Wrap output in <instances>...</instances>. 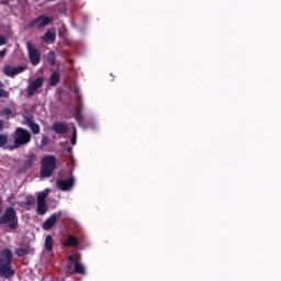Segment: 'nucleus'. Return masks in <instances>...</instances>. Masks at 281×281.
Returning <instances> with one entry per match:
<instances>
[{"label":"nucleus","instance_id":"4468645a","mask_svg":"<svg viewBox=\"0 0 281 281\" xmlns=\"http://www.w3.org/2000/svg\"><path fill=\"white\" fill-rule=\"evenodd\" d=\"M42 41H44V43H48L49 45H52L53 43H56V33H54L52 31H47L42 36Z\"/></svg>","mask_w":281,"mask_h":281},{"label":"nucleus","instance_id":"ddd939ff","mask_svg":"<svg viewBox=\"0 0 281 281\" xmlns=\"http://www.w3.org/2000/svg\"><path fill=\"white\" fill-rule=\"evenodd\" d=\"M34 161H36V156H29L26 161L19 168V172H27V170L34 166Z\"/></svg>","mask_w":281,"mask_h":281},{"label":"nucleus","instance_id":"7ed1b4c3","mask_svg":"<svg viewBox=\"0 0 281 281\" xmlns=\"http://www.w3.org/2000/svg\"><path fill=\"white\" fill-rule=\"evenodd\" d=\"M58 160L56 159V156L54 155H46L41 160V170H40V177L42 179H49L52 175H54V170H56V162Z\"/></svg>","mask_w":281,"mask_h":281},{"label":"nucleus","instance_id":"72a5a7b5","mask_svg":"<svg viewBox=\"0 0 281 281\" xmlns=\"http://www.w3.org/2000/svg\"><path fill=\"white\" fill-rule=\"evenodd\" d=\"M1 204H2V200L0 198V212H3V209L1 207Z\"/></svg>","mask_w":281,"mask_h":281},{"label":"nucleus","instance_id":"f8f14e48","mask_svg":"<svg viewBox=\"0 0 281 281\" xmlns=\"http://www.w3.org/2000/svg\"><path fill=\"white\" fill-rule=\"evenodd\" d=\"M52 128L57 135H65L69 132V125L63 122H55Z\"/></svg>","mask_w":281,"mask_h":281},{"label":"nucleus","instance_id":"a878e982","mask_svg":"<svg viewBox=\"0 0 281 281\" xmlns=\"http://www.w3.org/2000/svg\"><path fill=\"white\" fill-rule=\"evenodd\" d=\"M24 123L26 124V126L31 127L32 124H34V117H32V116H24Z\"/></svg>","mask_w":281,"mask_h":281},{"label":"nucleus","instance_id":"4be33fe9","mask_svg":"<svg viewBox=\"0 0 281 281\" xmlns=\"http://www.w3.org/2000/svg\"><path fill=\"white\" fill-rule=\"evenodd\" d=\"M27 254H30L29 248H18L15 250V256H18L19 258H23V256H27Z\"/></svg>","mask_w":281,"mask_h":281},{"label":"nucleus","instance_id":"6e6552de","mask_svg":"<svg viewBox=\"0 0 281 281\" xmlns=\"http://www.w3.org/2000/svg\"><path fill=\"white\" fill-rule=\"evenodd\" d=\"M45 85V77H38L35 80L31 81L26 88L27 98H32Z\"/></svg>","mask_w":281,"mask_h":281},{"label":"nucleus","instance_id":"473e14b6","mask_svg":"<svg viewBox=\"0 0 281 281\" xmlns=\"http://www.w3.org/2000/svg\"><path fill=\"white\" fill-rule=\"evenodd\" d=\"M0 131H3V122L0 121Z\"/></svg>","mask_w":281,"mask_h":281},{"label":"nucleus","instance_id":"9b49d317","mask_svg":"<svg viewBox=\"0 0 281 281\" xmlns=\"http://www.w3.org/2000/svg\"><path fill=\"white\" fill-rule=\"evenodd\" d=\"M75 183H76V179L74 178V176H71L66 180L56 181V186L59 190H61V192H68V190H71V188H74Z\"/></svg>","mask_w":281,"mask_h":281},{"label":"nucleus","instance_id":"0eeeda50","mask_svg":"<svg viewBox=\"0 0 281 281\" xmlns=\"http://www.w3.org/2000/svg\"><path fill=\"white\" fill-rule=\"evenodd\" d=\"M26 49L29 53V60L33 67H36V65H40L41 63V50L35 48L32 45V42L26 43Z\"/></svg>","mask_w":281,"mask_h":281},{"label":"nucleus","instance_id":"dca6fc26","mask_svg":"<svg viewBox=\"0 0 281 281\" xmlns=\"http://www.w3.org/2000/svg\"><path fill=\"white\" fill-rule=\"evenodd\" d=\"M44 247L46 251H54V237L52 235L45 237Z\"/></svg>","mask_w":281,"mask_h":281},{"label":"nucleus","instance_id":"39448f33","mask_svg":"<svg viewBox=\"0 0 281 281\" xmlns=\"http://www.w3.org/2000/svg\"><path fill=\"white\" fill-rule=\"evenodd\" d=\"M49 195V190H45L43 192H40L37 194V207H36V212L40 216H45L47 214V211L49 210L47 207V196Z\"/></svg>","mask_w":281,"mask_h":281},{"label":"nucleus","instance_id":"f3484780","mask_svg":"<svg viewBox=\"0 0 281 281\" xmlns=\"http://www.w3.org/2000/svg\"><path fill=\"white\" fill-rule=\"evenodd\" d=\"M58 82H60V74L58 71H53L50 74V78H49L50 87H56V85H58Z\"/></svg>","mask_w":281,"mask_h":281},{"label":"nucleus","instance_id":"20e7f679","mask_svg":"<svg viewBox=\"0 0 281 281\" xmlns=\"http://www.w3.org/2000/svg\"><path fill=\"white\" fill-rule=\"evenodd\" d=\"M8 225L9 229H18L19 228V216H16V211L9 206L5 209L2 216H0V226Z\"/></svg>","mask_w":281,"mask_h":281},{"label":"nucleus","instance_id":"cd10ccee","mask_svg":"<svg viewBox=\"0 0 281 281\" xmlns=\"http://www.w3.org/2000/svg\"><path fill=\"white\" fill-rule=\"evenodd\" d=\"M0 98H10V92L0 88Z\"/></svg>","mask_w":281,"mask_h":281},{"label":"nucleus","instance_id":"9d476101","mask_svg":"<svg viewBox=\"0 0 281 281\" xmlns=\"http://www.w3.org/2000/svg\"><path fill=\"white\" fill-rule=\"evenodd\" d=\"M63 216V212L53 213L46 221L43 223V229L45 232H49V229L54 228V225L58 223V218Z\"/></svg>","mask_w":281,"mask_h":281},{"label":"nucleus","instance_id":"b1692460","mask_svg":"<svg viewBox=\"0 0 281 281\" xmlns=\"http://www.w3.org/2000/svg\"><path fill=\"white\" fill-rule=\"evenodd\" d=\"M77 139H78V131L76 130V127H74L72 128V135H71V138H70L71 146H76Z\"/></svg>","mask_w":281,"mask_h":281},{"label":"nucleus","instance_id":"423d86ee","mask_svg":"<svg viewBox=\"0 0 281 281\" xmlns=\"http://www.w3.org/2000/svg\"><path fill=\"white\" fill-rule=\"evenodd\" d=\"M52 23V18L46 14L38 15L27 23L26 27L32 30L36 27L37 30H43V27H47V25Z\"/></svg>","mask_w":281,"mask_h":281},{"label":"nucleus","instance_id":"5701e85b","mask_svg":"<svg viewBox=\"0 0 281 281\" xmlns=\"http://www.w3.org/2000/svg\"><path fill=\"white\" fill-rule=\"evenodd\" d=\"M12 113L13 112L10 110V108H5L0 112V115H2V117H4L5 120H10V116L12 115Z\"/></svg>","mask_w":281,"mask_h":281},{"label":"nucleus","instance_id":"2f4dec72","mask_svg":"<svg viewBox=\"0 0 281 281\" xmlns=\"http://www.w3.org/2000/svg\"><path fill=\"white\" fill-rule=\"evenodd\" d=\"M66 153H68L69 155H71V153H74V148H72V147H67V148H66Z\"/></svg>","mask_w":281,"mask_h":281},{"label":"nucleus","instance_id":"c85d7f7f","mask_svg":"<svg viewBox=\"0 0 281 281\" xmlns=\"http://www.w3.org/2000/svg\"><path fill=\"white\" fill-rule=\"evenodd\" d=\"M47 142H48L47 136H44V137L41 139V145H42V146H47Z\"/></svg>","mask_w":281,"mask_h":281},{"label":"nucleus","instance_id":"1a4fd4ad","mask_svg":"<svg viewBox=\"0 0 281 281\" xmlns=\"http://www.w3.org/2000/svg\"><path fill=\"white\" fill-rule=\"evenodd\" d=\"M26 69H27V66L12 67L10 65H7L3 67V74L9 78H14V76H19V74H23V71H25Z\"/></svg>","mask_w":281,"mask_h":281},{"label":"nucleus","instance_id":"f03ea898","mask_svg":"<svg viewBox=\"0 0 281 281\" xmlns=\"http://www.w3.org/2000/svg\"><path fill=\"white\" fill-rule=\"evenodd\" d=\"M13 145L10 147V150H16L21 146H27L32 142V133L23 127H16L12 134Z\"/></svg>","mask_w":281,"mask_h":281},{"label":"nucleus","instance_id":"2eb2a0df","mask_svg":"<svg viewBox=\"0 0 281 281\" xmlns=\"http://www.w3.org/2000/svg\"><path fill=\"white\" fill-rule=\"evenodd\" d=\"M64 247H78V238L74 235H68L64 241Z\"/></svg>","mask_w":281,"mask_h":281},{"label":"nucleus","instance_id":"f257e3e1","mask_svg":"<svg viewBox=\"0 0 281 281\" xmlns=\"http://www.w3.org/2000/svg\"><path fill=\"white\" fill-rule=\"evenodd\" d=\"M12 250L4 248L0 251V278L10 280L14 278L15 271L12 269Z\"/></svg>","mask_w":281,"mask_h":281},{"label":"nucleus","instance_id":"aec40b11","mask_svg":"<svg viewBox=\"0 0 281 281\" xmlns=\"http://www.w3.org/2000/svg\"><path fill=\"white\" fill-rule=\"evenodd\" d=\"M47 60H48L50 67H55L56 66V53L49 52L47 54Z\"/></svg>","mask_w":281,"mask_h":281},{"label":"nucleus","instance_id":"412c9836","mask_svg":"<svg viewBox=\"0 0 281 281\" xmlns=\"http://www.w3.org/2000/svg\"><path fill=\"white\" fill-rule=\"evenodd\" d=\"M33 135H40L41 134V125L38 123H31V126L29 127Z\"/></svg>","mask_w":281,"mask_h":281},{"label":"nucleus","instance_id":"7c9ffc66","mask_svg":"<svg viewBox=\"0 0 281 281\" xmlns=\"http://www.w3.org/2000/svg\"><path fill=\"white\" fill-rule=\"evenodd\" d=\"M34 203V201L32 199H27L25 202H24V205H26L27 207H30V205H32Z\"/></svg>","mask_w":281,"mask_h":281},{"label":"nucleus","instance_id":"393cba45","mask_svg":"<svg viewBox=\"0 0 281 281\" xmlns=\"http://www.w3.org/2000/svg\"><path fill=\"white\" fill-rule=\"evenodd\" d=\"M8 144V135L0 134V148H3Z\"/></svg>","mask_w":281,"mask_h":281},{"label":"nucleus","instance_id":"a211bd4d","mask_svg":"<svg viewBox=\"0 0 281 281\" xmlns=\"http://www.w3.org/2000/svg\"><path fill=\"white\" fill-rule=\"evenodd\" d=\"M74 260H75L74 255H70L68 257V263L66 266V273L68 276H71V273H74V268H75V265H76V263H74Z\"/></svg>","mask_w":281,"mask_h":281},{"label":"nucleus","instance_id":"f704fd0d","mask_svg":"<svg viewBox=\"0 0 281 281\" xmlns=\"http://www.w3.org/2000/svg\"><path fill=\"white\" fill-rule=\"evenodd\" d=\"M48 1H56V0H48Z\"/></svg>","mask_w":281,"mask_h":281},{"label":"nucleus","instance_id":"c756f323","mask_svg":"<svg viewBox=\"0 0 281 281\" xmlns=\"http://www.w3.org/2000/svg\"><path fill=\"white\" fill-rule=\"evenodd\" d=\"M5 43H8V41L5 40V36L0 35V45H5Z\"/></svg>","mask_w":281,"mask_h":281},{"label":"nucleus","instance_id":"bb28decb","mask_svg":"<svg viewBox=\"0 0 281 281\" xmlns=\"http://www.w3.org/2000/svg\"><path fill=\"white\" fill-rule=\"evenodd\" d=\"M74 93H76V102L77 104H80L82 97L80 95V92L78 89L74 90Z\"/></svg>","mask_w":281,"mask_h":281},{"label":"nucleus","instance_id":"6ab92c4d","mask_svg":"<svg viewBox=\"0 0 281 281\" xmlns=\"http://www.w3.org/2000/svg\"><path fill=\"white\" fill-rule=\"evenodd\" d=\"M74 271H75V273H78L79 276H85L87 273L85 266L80 262H75Z\"/></svg>","mask_w":281,"mask_h":281}]
</instances>
